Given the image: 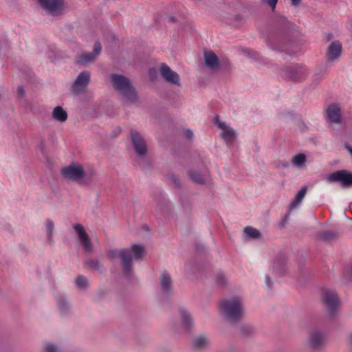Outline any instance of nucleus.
Wrapping results in <instances>:
<instances>
[{
  "mask_svg": "<svg viewBox=\"0 0 352 352\" xmlns=\"http://www.w3.org/2000/svg\"><path fill=\"white\" fill-rule=\"evenodd\" d=\"M350 342H351V344H352V334L350 336Z\"/></svg>",
  "mask_w": 352,
  "mask_h": 352,
  "instance_id": "nucleus-63",
  "label": "nucleus"
},
{
  "mask_svg": "<svg viewBox=\"0 0 352 352\" xmlns=\"http://www.w3.org/2000/svg\"><path fill=\"white\" fill-rule=\"evenodd\" d=\"M82 175V179L78 182L80 184L90 185L92 184L94 177V172L93 170L85 171L83 168Z\"/></svg>",
  "mask_w": 352,
  "mask_h": 352,
  "instance_id": "nucleus-33",
  "label": "nucleus"
},
{
  "mask_svg": "<svg viewBox=\"0 0 352 352\" xmlns=\"http://www.w3.org/2000/svg\"><path fill=\"white\" fill-rule=\"evenodd\" d=\"M241 335L245 338H249L254 335L255 329L250 324H243L239 328Z\"/></svg>",
  "mask_w": 352,
  "mask_h": 352,
  "instance_id": "nucleus-32",
  "label": "nucleus"
},
{
  "mask_svg": "<svg viewBox=\"0 0 352 352\" xmlns=\"http://www.w3.org/2000/svg\"><path fill=\"white\" fill-rule=\"evenodd\" d=\"M214 122V124L217 126V127L221 129L222 130L226 127V124L219 120V116H216Z\"/></svg>",
  "mask_w": 352,
  "mask_h": 352,
  "instance_id": "nucleus-52",
  "label": "nucleus"
},
{
  "mask_svg": "<svg viewBox=\"0 0 352 352\" xmlns=\"http://www.w3.org/2000/svg\"><path fill=\"white\" fill-rule=\"evenodd\" d=\"M209 344V340L204 336H199L192 340V346L195 349H202Z\"/></svg>",
  "mask_w": 352,
  "mask_h": 352,
  "instance_id": "nucleus-26",
  "label": "nucleus"
},
{
  "mask_svg": "<svg viewBox=\"0 0 352 352\" xmlns=\"http://www.w3.org/2000/svg\"><path fill=\"white\" fill-rule=\"evenodd\" d=\"M130 137L132 146L138 157H146L148 148L144 137L137 131L131 130Z\"/></svg>",
  "mask_w": 352,
  "mask_h": 352,
  "instance_id": "nucleus-9",
  "label": "nucleus"
},
{
  "mask_svg": "<svg viewBox=\"0 0 352 352\" xmlns=\"http://www.w3.org/2000/svg\"><path fill=\"white\" fill-rule=\"evenodd\" d=\"M218 307L221 314L232 324H236L243 318V301L240 296L231 300L223 299L219 302Z\"/></svg>",
  "mask_w": 352,
  "mask_h": 352,
  "instance_id": "nucleus-3",
  "label": "nucleus"
},
{
  "mask_svg": "<svg viewBox=\"0 0 352 352\" xmlns=\"http://www.w3.org/2000/svg\"><path fill=\"white\" fill-rule=\"evenodd\" d=\"M165 98L167 100L171 101L175 104H177L180 101V98L178 94L171 90L166 92Z\"/></svg>",
  "mask_w": 352,
  "mask_h": 352,
  "instance_id": "nucleus-37",
  "label": "nucleus"
},
{
  "mask_svg": "<svg viewBox=\"0 0 352 352\" xmlns=\"http://www.w3.org/2000/svg\"><path fill=\"white\" fill-rule=\"evenodd\" d=\"M73 228L75 230L78 234V236H80L82 234L87 233L82 225L80 223H75L73 225Z\"/></svg>",
  "mask_w": 352,
  "mask_h": 352,
  "instance_id": "nucleus-45",
  "label": "nucleus"
},
{
  "mask_svg": "<svg viewBox=\"0 0 352 352\" xmlns=\"http://www.w3.org/2000/svg\"><path fill=\"white\" fill-rule=\"evenodd\" d=\"M16 94L19 98H23L25 97V91L23 85H19L17 87Z\"/></svg>",
  "mask_w": 352,
  "mask_h": 352,
  "instance_id": "nucleus-48",
  "label": "nucleus"
},
{
  "mask_svg": "<svg viewBox=\"0 0 352 352\" xmlns=\"http://www.w3.org/2000/svg\"><path fill=\"white\" fill-rule=\"evenodd\" d=\"M344 147L349 151V153L352 157V146H351L349 143H345Z\"/></svg>",
  "mask_w": 352,
  "mask_h": 352,
  "instance_id": "nucleus-58",
  "label": "nucleus"
},
{
  "mask_svg": "<svg viewBox=\"0 0 352 352\" xmlns=\"http://www.w3.org/2000/svg\"><path fill=\"white\" fill-rule=\"evenodd\" d=\"M41 8L48 14L58 16L63 14L67 3L64 0H37Z\"/></svg>",
  "mask_w": 352,
  "mask_h": 352,
  "instance_id": "nucleus-7",
  "label": "nucleus"
},
{
  "mask_svg": "<svg viewBox=\"0 0 352 352\" xmlns=\"http://www.w3.org/2000/svg\"><path fill=\"white\" fill-rule=\"evenodd\" d=\"M261 1L267 3L272 10H274L278 0H261Z\"/></svg>",
  "mask_w": 352,
  "mask_h": 352,
  "instance_id": "nucleus-50",
  "label": "nucleus"
},
{
  "mask_svg": "<svg viewBox=\"0 0 352 352\" xmlns=\"http://www.w3.org/2000/svg\"><path fill=\"white\" fill-rule=\"evenodd\" d=\"M189 178L195 184L203 185L206 183V179L199 170L190 169L188 171Z\"/></svg>",
  "mask_w": 352,
  "mask_h": 352,
  "instance_id": "nucleus-27",
  "label": "nucleus"
},
{
  "mask_svg": "<svg viewBox=\"0 0 352 352\" xmlns=\"http://www.w3.org/2000/svg\"><path fill=\"white\" fill-rule=\"evenodd\" d=\"M120 132H121V129H118V131H116L115 135H117L118 134L120 133Z\"/></svg>",
  "mask_w": 352,
  "mask_h": 352,
  "instance_id": "nucleus-62",
  "label": "nucleus"
},
{
  "mask_svg": "<svg viewBox=\"0 0 352 352\" xmlns=\"http://www.w3.org/2000/svg\"><path fill=\"white\" fill-rule=\"evenodd\" d=\"M184 135L188 140L190 141L192 140L194 135H193L192 131L191 129H184Z\"/></svg>",
  "mask_w": 352,
  "mask_h": 352,
  "instance_id": "nucleus-51",
  "label": "nucleus"
},
{
  "mask_svg": "<svg viewBox=\"0 0 352 352\" xmlns=\"http://www.w3.org/2000/svg\"><path fill=\"white\" fill-rule=\"evenodd\" d=\"M219 69L224 72H228L231 69V63L227 58L220 60Z\"/></svg>",
  "mask_w": 352,
  "mask_h": 352,
  "instance_id": "nucleus-42",
  "label": "nucleus"
},
{
  "mask_svg": "<svg viewBox=\"0 0 352 352\" xmlns=\"http://www.w3.org/2000/svg\"><path fill=\"white\" fill-rule=\"evenodd\" d=\"M307 156L304 153H298L292 159V162L298 167H301L306 162Z\"/></svg>",
  "mask_w": 352,
  "mask_h": 352,
  "instance_id": "nucleus-35",
  "label": "nucleus"
},
{
  "mask_svg": "<svg viewBox=\"0 0 352 352\" xmlns=\"http://www.w3.org/2000/svg\"><path fill=\"white\" fill-rule=\"evenodd\" d=\"M216 282L221 286H224L226 284V279L225 274L223 272H218L216 275Z\"/></svg>",
  "mask_w": 352,
  "mask_h": 352,
  "instance_id": "nucleus-44",
  "label": "nucleus"
},
{
  "mask_svg": "<svg viewBox=\"0 0 352 352\" xmlns=\"http://www.w3.org/2000/svg\"><path fill=\"white\" fill-rule=\"evenodd\" d=\"M291 1H292V5L293 6L296 7L300 4L302 0H291Z\"/></svg>",
  "mask_w": 352,
  "mask_h": 352,
  "instance_id": "nucleus-59",
  "label": "nucleus"
},
{
  "mask_svg": "<svg viewBox=\"0 0 352 352\" xmlns=\"http://www.w3.org/2000/svg\"><path fill=\"white\" fill-rule=\"evenodd\" d=\"M44 352H59V351L55 344H47L45 346Z\"/></svg>",
  "mask_w": 352,
  "mask_h": 352,
  "instance_id": "nucleus-47",
  "label": "nucleus"
},
{
  "mask_svg": "<svg viewBox=\"0 0 352 352\" xmlns=\"http://www.w3.org/2000/svg\"><path fill=\"white\" fill-rule=\"evenodd\" d=\"M46 228H47V241L50 243H52V231L54 229V223L50 219H47L46 220Z\"/></svg>",
  "mask_w": 352,
  "mask_h": 352,
  "instance_id": "nucleus-39",
  "label": "nucleus"
},
{
  "mask_svg": "<svg viewBox=\"0 0 352 352\" xmlns=\"http://www.w3.org/2000/svg\"><path fill=\"white\" fill-rule=\"evenodd\" d=\"M195 248H196V250L199 252H201L204 250V246L201 243H195Z\"/></svg>",
  "mask_w": 352,
  "mask_h": 352,
  "instance_id": "nucleus-56",
  "label": "nucleus"
},
{
  "mask_svg": "<svg viewBox=\"0 0 352 352\" xmlns=\"http://www.w3.org/2000/svg\"><path fill=\"white\" fill-rule=\"evenodd\" d=\"M160 286L164 295L169 298L173 293V281L170 275L166 272L161 274Z\"/></svg>",
  "mask_w": 352,
  "mask_h": 352,
  "instance_id": "nucleus-15",
  "label": "nucleus"
},
{
  "mask_svg": "<svg viewBox=\"0 0 352 352\" xmlns=\"http://www.w3.org/2000/svg\"><path fill=\"white\" fill-rule=\"evenodd\" d=\"M102 50V47L99 41H96L94 43V50L91 52L82 53L76 59V64L77 65H85L87 63L94 61L97 56H98Z\"/></svg>",
  "mask_w": 352,
  "mask_h": 352,
  "instance_id": "nucleus-12",
  "label": "nucleus"
},
{
  "mask_svg": "<svg viewBox=\"0 0 352 352\" xmlns=\"http://www.w3.org/2000/svg\"><path fill=\"white\" fill-rule=\"evenodd\" d=\"M343 276L349 281L352 280V263L345 265L343 270Z\"/></svg>",
  "mask_w": 352,
  "mask_h": 352,
  "instance_id": "nucleus-43",
  "label": "nucleus"
},
{
  "mask_svg": "<svg viewBox=\"0 0 352 352\" xmlns=\"http://www.w3.org/2000/svg\"><path fill=\"white\" fill-rule=\"evenodd\" d=\"M85 266L98 272L100 274L102 273V266L100 265L98 260L89 259L84 261Z\"/></svg>",
  "mask_w": 352,
  "mask_h": 352,
  "instance_id": "nucleus-31",
  "label": "nucleus"
},
{
  "mask_svg": "<svg viewBox=\"0 0 352 352\" xmlns=\"http://www.w3.org/2000/svg\"><path fill=\"white\" fill-rule=\"evenodd\" d=\"M78 239L81 242L83 249L86 253H91L94 250L93 245L87 233L78 236Z\"/></svg>",
  "mask_w": 352,
  "mask_h": 352,
  "instance_id": "nucleus-29",
  "label": "nucleus"
},
{
  "mask_svg": "<svg viewBox=\"0 0 352 352\" xmlns=\"http://www.w3.org/2000/svg\"><path fill=\"white\" fill-rule=\"evenodd\" d=\"M250 56L255 59V60H263L265 63H267V58H263V57L260 56L259 54L256 52H254V51H252L250 53Z\"/></svg>",
  "mask_w": 352,
  "mask_h": 352,
  "instance_id": "nucleus-49",
  "label": "nucleus"
},
{
  "mask_svg": "<svg viewBox=\"0 0 352 352\" xmlns=\"http://www.w3.org/2000/svg\"><path fill=\"white\" fill-rule=\"evenodd\" d=\"M52 115L55 120L60 122H65L68 118L67 111L60 106L56 107L53 109Z\"/></svg>",
  "mask_w": 352,
  "mask_h": 352,
  "instance_id": "nucleus-24",
  "label": "nucleus"
},
{
  "mask_svg": "<svg viewBox=\"0 0 352 352\" xmlns=\"http://www.w3.org/2000/svg\"><path fill=\"white\" fill-rule=\"evenodd\" d=\"M300 32L296 25L284 16H276L272 21L265 37L267 45L274 51L285 52L290 56L294 52L289 47L300 43Z\"/></svg>",
  "mask_w": 352,
  "mask_h": 352,
  "instance_id": "nucleus-1",
  "label": "nucleus"
},
{
  "mask_svg": "<svg viewBox=\"0 0 352 352\" xmlns=\"http://www.w3.org/2000/svg\"><path fill=\"white\" fill-rule=\"evenodd\" d=\"M141 160L139 162V166L142 170L146 171L150 170L153 168V164L150 160L146 157H140Z\"/></svg>",
  "mask_w": 352,
  "mask_h": 352,
  "instance_id": "nucleus-36",
  "label": "nucleus"
},
{
  "mask_svg": "<svg viewBox=\"0 0 352 352\" xmlns=\"http://www.w3.org/2000/svg\"><path fill=\"white\" fill-rule=\"evenodd\" d=\"M333 33L331 32H329L327 33L326 35H325V37H324V40L326 41H330L331 40H332L333 38Z\"/></svg>",
  "mask_w": 352,
  "mask_h": 352,
  "instance_id": "nucleus-57",
  "label": "nucleus"
},
{
  "mask_svg": "<svg viewBox=\"0 0 352 352\" xmlns=\"http://www.w3.org/2000/svg\"><path fill=\"white\" fill-rule=\"evenodd\" d=\"M109 80L113 89L126 102L134 104L138 101V91L128 77L122 74H112Z\"/></svg>",
  "mask_w": 352,
  "mask_h": 352,
  "instance_id": "nucleus-2",
  "label": "nucleus"
},
{
  "mask_svg": "<svg viewBox=\"0 0 352 352\" xmlns=\"http://www.w3.org/2000/svg\"><path fill=\"white\" fill-rule=\"evenodd\" d=\"M327 119L331 123H340L342 121V112L338 104L332 103L326 109Z\"/></svg>",
  "mask_w": 352,
  "mask_h": 352,
  "instance_id": "nucleus-17",
  "label": "nucleus"
},
{
  "mask_svg": "<svg viewBox=\"0 0 352 352\" xmlns=\"http://www.w3.org/2000/svg\"><path fill=\"white\" fill-rule=\"evenodd\" d=\"M61 175L67 180L80 182L83 173V166L81 164L72 163L61 169Z\"/></svg>",
  "mask_w": 352,
  "mask_h": 352,
  "instance_id": "nucleus-10",
  "label": "nucleus"
},
{
  "mask_svg": "<svg viewBox=\"0 0 352 352\" xmlns=\"http://www.w3.org/2000/svg\"><path fill=\"white\" fill-rule=\"evenodd\" d=\"M181 322L186 332L190 333L194 327L193 319L191 314L184 308L179 309Z\"/></svg>",
  "mask_w": 352,
  "mask_h": 352,
  "instance_id": "nucleus-21",
  "label": "nucleus"
},
{
  "mask_svg": "<svg viewBox=\"0 0 352 352\" xmlns=\"http://www.w3.org/2000/svg\"><path fill=\"white\" fill-rule=\"evenodd\" d=\"M90 80V73L87 70L81 72L73 82L72 88L76 94L82 91Z\"/></svg>",
  "mask_w": 352,
  "mask_h": 352,
  "instance_id": "nucleus-14",
  "label": "nucleus"
},
{
  "mask_svg": "<svg viewBox=\"0 0 352 352\" xmlns=\"http://www.w3.org/2000/svg\"><path fill=\"white\" fill-rule=\"evenodd\" d=\"M265 284L270 289H272L273 287V282L269 275L265 276Z\"/></svg>",
  "mask_w": 352,
  "mask_h": 352,
  "instance_id": "nucleus-55",
  "label": "nucleus"
},
{
  "mask_svg": "<svg viewBox=\"0 0 352 352\" xmlns=\"http://www.w3.org/2000/svg\"><path fill=\"white\" fill-rule=\"evenodd\" d=\"M160 72L164 80L170 85L181 87L180 78L179 74L172 70L166 63H162L160 67Z\"/></svg>",
  "mask_w": 352,
  "mask_h": 352,
  "instance_id": "nucleus-11",
  "label": "nucleus"
},
{
  "mask_svg": "<svg viewBox=\"0 0 352 352\" xmlns=\"http://www.w3.org/2000/svg\"><path fill=\"white\" fill-rule=\"evenodd\" d=\"M168 22L172 23H176L177 22V18L175 16H169L168 18Z\"/></svg>",
  "mask_w": 352,
  "mask_h": 352,
  "instance_id": "nucleus-60",
  "label": "nucleus"
},
{
  "mask_svg": "<svg viewBox=\"0 0 352 352\" xmlns=\"http://www.w3.org/2000/svg\"><path fill=\"white\" fill-rule=\"evenodd\" d=\"M307 190V186H302L299 191L297 192L295 198L293 199V201L290 203L289 205V209L290 210H292L295 208H296L302 201L303 198L305 197L306 192Z\"/></svg>",
  "mask_w": 352,
  "mask_h": 352,
  "instance_id": "nucleus-23",
  "label": "nucleus"
},
{
  "mask_svg": "<svg viewBox=\"0 0 352 352\" xmlns=\"http://www.w3.org/2000/svg\"><path fill=\"white\" fill-rule=\"evenodd\" d=\"M324 340V333L319 330H314L310 333L309 342L312 349H318L323 344Z\"/></svg>",
  "mask_w": 352,
  "mask_h": 352,
  "instance_id": "nucleus-19",
  "label": "nucleus"
},
{
  "mask_svg": "<svg viewBox=\"0 0 352 352\" xmlns=\"http://www.w3.org/2000/svg\"><path fill=\"white\" fill-rule=\"evenodd\" d=\"M221 135L228 145H232L236 138V133L234 130L229 126H226L223 129Z\"/></svg>",
  "mask_w": 352,
  "mask_h": 352,
  "instance_id": "nucleus-22",
  "label": "nucleus"
},
{
  "mask_svg": "<svg viewBox=\"0 0 352 352\" xmlns=\"http://www.w3.org/2000/svg\"><path fill=\"white\" fill-rule=\"evenodd\" d=\"M290 212L291 210L289 209V211H287V212L284 215V217L282 218V220L280 223V226L282 227H284L285 223H287V220L289 219V217L290 215Z\"/></svg>",
  "mask_w": 352,
  "mask_h": 352,
  "instance_id": "nucleus-53",
  "label": "nucleus"
},
{
  "mask_svg": "<svg viewBox=\"0 0 352 352\" xmlns=\"http://www.w3.org/2000/svg\"><path fill=\"white\" fill-rule=\"evenodd\" d=\"M281 77L289 81L299 82L307 77V68L302 64L285 65L279 70Z\"/></svg>",
  "mask_w": 352,
  "mask_h": 352,
  "instance_id": "nucleus-4",
  "label": "nucleus"
},
{
  "mask_svg": "<svg viewBox=\"0 0 352 352\" xmlns=\"http://www.w3.org/2000/svg\"><path fill=\"white\" fill-rule=\"evenodd\" d=\"M322 302L326 305L327 311L331 316L337 314L338 307L340 304V298L335 291L330 289L324 290L322 296Z\"/></svg>",
  "mask_w": 352,
  "mask_h": 352,
  "instance_id": "nucleus-8",
  "label": "nucleus"
},
{
  "mask_svg": "<svg viewBox=\"0 0 352 352\" xmlns=\"http://www.w3.org/2000/svg\"><path fill=\"white\" fill-rule=\"evenodd\" d=\"M76 285L80 289H85L88 286V281L82 275H78L75 281Z\"/></svg>",
  "mask_w": 352,
  "mask_h": 352,
  "instance_id": "nucleus-38",
  "label": "nucleus"
},
{
  "mask_svg": "<svg viewBox=\"0 0 352 352\" xmlns=\"http://www.w3.org/2000/svg\"><path fill=\"white\" fill-rule=\"evenodd\" d=\"M111 259L119 258L121 261L122 272L125 277L130 278L133 272V258L128 248L110 250L107 253Z\"/></svg>",
  "mask_w": 352,
  "mask_h": 352,
  "instance_id": "nucleus-5",
  "label": "nucleus"
},
{
  "mask_svg": "<svg viewBox=\"0 0 352 352\" xmlns=\"http://www.w3.org/2000/svg\"><path fill=\"white\" fill-rule=\"evenodd\" d=\"M157 71L155 67H151L148 71V76L151 81H154L157 78Z\"/></svg>",
  "mask_w": 352,
  "mask_h": 352,
  "instance_id": "nucleus-46",
  "label": "nucleus"
},
{
  "mask_svg": "<svg viewBox=\"0 0 352 352\" xmlns=\"http://www.w3.org/2000/svg\"><path fill=\"white\" fill-rule=\"evenodd\" d=\"M104 294L105 292L104 291H100L98 294L99 298L104 296Z\"/></svg>",
  "mask_w": 352,
  "mask_h": 352,
  "instance_id": "nucleus-61",
  "label": "nucleus"
},
{
  "mask_svg": "<svg viewBox=\"0 0 352 352\" xmlns=\"http://www.w3.org/2000/svg\"><path fill=\"white\" fill-rule=\"evenodd\" d=\"M58 308L61 314H66L70 310V306L67 300L63 296H60L58 300Z\"/></svg>",
  "mask_w": 352,
  "mask_h": 352,
  "instance_id": "nucleus-34",
  "label": "nucleus"
},
{
  "mask_svg": "<svg viewBox=\"0 0 352 352\" xmlns=\"http://www.w3.org/2000/svg\"><path fill=\"white\" fill-rule=\"evenodd\" d=\"M205 66L213 71L219 69L220 59L212 51H205L204 54Z\"/></svg>",
  "mask_w": 352,
  "mask_h": 352,
  "instance_id": "nucleus-18",
  "label": "nucleus"
},
{
  "mask_svg": "<svg viewBox=\"0 0 352 352\" xmlns=\"http://www.w3.org/2000/svg\"><path fill=\"white\" fill-rule=\"evenodd\" d=\"M322 79V76L320 74H316L313 77V82L318 85Z\"/></svg>",
  "mask_w": 352,
  "mask_h": 352,
  "instance_id": "nucleus-54",
  "label": "nucleus"
},
{
  "mask_svg": "<svg viewBox=\"0 0 352 352\" xmlns=\"http://www.w3.org/2000/svg\"><path fill=\"white\" fill-rule=\"evenodd\" d=\"M326 180L329 183H338L341 188L352 187V172L346 169L338 170L329 174Z\"/></svg>",
  "mask_w": 352,
  "mask_h": 352,
  "instance_id": "nucleus-6",
  "label": "nucleus"
},
{
  "mask_svg": "<svg viewBox=\"0 0 352 352\" xmlns=\"http://www.w3.org/2000/svg\"><path fill=\"white\" fill-rule=\"evenodd\" d=\"M340 233L335 230H324L316 233V238L324 243H331L340 238Z\"/></svg>",
  "mask_w": 352,
  "mask_h": 352,
  "instance_id": "nucleus-20",
  "label": "nucleus"
},
{
  "mask_svg": "<svg viewBox=\"0 0 352 352\" xmlns=\"http://www.w3.org/2000/svg\"><path fill=\"white\" fill-rule=\"evenodd\" d=\"M131 254L133 253L135 260H141L145 254V248L142 244H133L131 247Z\"/></svg>",
  "mask_w": 352,
  "mask_h": 352,
  "instance_id": "nucleus-25",
  "label": "nucleus"
},
{
  "mask_svg": "<svg viewBox=\"0 0 352 352\" xmlns=\"http://www.w3.org/2000/svg\"><path fill=\"white\" fill-rule=\"evenodd\" d=\"M243 232L248 239H258L262 236V234L258 230L251 226L245 227Z\"/></svg>",
  "mask_w": 352,
  "mask_h": 352,
  "instance_id": "nucleus-30",
  "label": "nucleus"
},
{
  "mask_svg": "<svg viewBox=\"0 0 352 352\" xmlns=\"http://www.w3.org/2000/svg\"><path fill=\"white\" fill-rule=\"evenodd\" d=\"M181 204L185 212H188L190 210V202L187 195L181 194L179 195Z\"/></svg>",
  "mask_w": 352,
  "mask_h": 352,
  "instance_id": "nucleus-40",
  "label": "nucleus"
},
{
  "mask_svg": "<svg viewBox=\"0 0 352 352\" xmlns=\"http://www.w3.org/2000/svg\"><path fill=\"white\" fill-rule=\"evenodd\" d=\"M288 261L287 256L284 253L278 254L274 261L273 272L279 276H283L287 274Z\"/></svg>",
  "mask_w": 352,
  "mask_h": 352,
  "instance_id": "nucleus-13",
  "label": "nucleus"
},
{
  "mask_svg": "<svg viewBox=\"0 0 352 352\" xmlns=\"http://www.w3.org/2000/svg\"><path fill=\"white\" fill-rule=\"evenodd\" d=\"M78 239L81 242L83 249L86 253H91L94 250L93 245L87 233L78 236Z\"/></svg>",
  "mask_w": 352,
  "mask_h": 352,
  "instance_id": "nucleus-28",
  "label": "nucleus"
},
{
  "mask_svg": "<svg viewBox=\"0 0 352 352\" xmlns=\"http://www.w3.org/2000/svg\"><path fill=\"white\" fill-rule=\"evenodd\" d=\"M342 51V43L338 40L332 41L327 50V60L334 61L338 59L341 56Z\"/></svg>",
  "mask_w": 352,
  "mask_h": 352,
  "instance_id": "nucleus-16",
  "label": "nucleus"
},
{
  "mask_svg": "<svg viewBox=\"0 0 352 352\" xmlns=\"http://www.w3.org/2000/svg\"><path fill=\"white\" fill-rule=\"evenodd\" d=\"M168 179L171 182L173 185V188L176 189H180L182 188L179 179L175 174L171 173L168 175Z\"/></svg>",
  "mask_w": 352,
  "mask_h": 352,
  "instance_id": "nucleus-41",
  "label": "nucleus"
}]
</instances>
